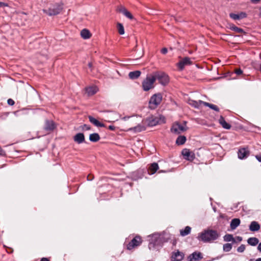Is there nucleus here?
Returning <instances> with one entry per match:
<instances>
[{"label":"nucleus","instance_id":"e433bc0d","mask_svg":"<svg viewBox=\"0 0 261 261\" xmlns=\"http://www.w3.org/2000/svg\"><path fill=\"white\" fill-rule=\"evenodd\" d=\"M229 15H230V17L233 19H234V20L240 19L239 14L230 13Z\"/></svg>","mask_w":261,"mask_h":261},{"label":"nucleus","instance_id":"39448f33","mask_svg":"<svg viewBox=\"0 0 261 261\" xmlns=\"http://www.w3.org/2000/svg\"><path fill=\"white\" fill-rule=\"evenodd\" d=\"M153 73L155 80H158L159 82L161 84L163 85H166L169 83V77L165 73L162 72H156Z\"/></svg>","mask_w":261,"mask_h":261},{"label":"nucleus","instance_id":"ea45409f","mask_svg":"<svg viewBox=\"0 0 261 261\" xmlns=\"http://www.w3.org/2000/svg\"><path fill=\"white\" fill-rule=\"evenodd\" d=\"M240 19H242L246 17V14L245 13L242 12L239 14Z\"/></svg>","mask_w":261,"mask_h":261},{"label":"nucleus","instance_id":"412c9836","mask_svg":"<svg viewBox=\"0 0 261 261\" xmlns=\"http://www.w3.org/2000/svg\"><path fill=\"white\" fill-rule=\"evenodd\" d=\"M240 224V220L238 218L233 219L230 223V227L231 229H235Z\"/></svg>","mask_w":261,"mask_h":261},{"label":"nucleus","instance_id":"864d4df0","mask_svg":"<svg viewBox=\"0 0 261 261\" xmlns=\"http://www.w3.org/2000/svg\"><path fill=\"white\" fill-rule=\"evenodd\" d=\"M153 245H152V243H150L149 244V249H151V247Z\"/></svg>","mask_w":261,"mask_h":261},{"label":"nucleus","instance_id":"9d476101","mask_svg":"<svg viewBox=\"0 0 261 261\" xmlns=\"http://www.w3.org/2000/svg\"><path fill=\"white\" fill-rule=\"evenodd\" d=\"M181 153L184 158L187 160L192 161L195 158L194 152L190 151L189 149H184Z\"/></svg>","mask_w":261,"mask_h":261},{"label":"nucleus","instance_id":"72a5a7b5","mask_svg":"<svg viewBox=\"0 0 261 261\" xmlns=\"http://www.w3.org/2000/svg\"><path fill=\"white\" fill-rule=\"evenodd\" d=\"M232 248V245L230 243L225 244L223 245V250L225 252L229 251Z\"/></svg>","mask_w":261,"mask_h":261},{"label":"nucleus","instance_id":"423d86ee","mask_svg":"<svg viewBox=\"0 0 261 261\" xmlns=\"http://www.w3.org/2000/svg\"><path fill=\"white\" fill-rule=\"evenodd\" d=\"M162 100V96L161 94H155L151 96L149 100V107L151 109H155L161 103Z\"/></svg>","mask_w":261,"mask_h":261},{"label":"nucleus","instance_id":"c85d7f7f","mask_svg":"<svg viewBox=\"0 0 261 261\" xmlns=\"http://www.w3.org/2000/svg\"><path fill=\"white\" fill-rule=\"evenodd\" d=\"M191 228L189 226H186L185 228L183 230L181 229L180 231V235L182 236H186L190 233L191 231Z\"/></svg>","mask_w":261,"mask_h":261},{"label":"nucleus","instance_id":"c9c22d12","mask_svg":"<svg viewBox=\"0 0 261 261\" xmlns=\"http://www.w3.org/2000/svg\"><path fill=\"white\" fill-rule=\"evenodd\" d=\"M245 248H246L245 245L242 244L238 248L237 251L239 252H243L244 251V250H245Z\"/></svg>","mask_w":261,"mask_h":261},{"label":"nucleus","instance_id":"a19ab883","mask_svg":"<svg viewBox=\"0 0 261 261\" xmlns=\"http://www.w3.org/2000/svg\"><path fill=\"white\" fill-rule=\"evenodd\" d=\"M8 103L10 106H12L14 104V101L12 99H9L8 100Z\"/></svg>","mask_w":261,"mask_h":261},{"label":"nucleus","instance_id":"49530a36","mask_svg":"<svg viewBox=\"0 0 261 261\" xmlns=\"http://www.w3.org/2000/svg\"><path fill=\"white\" fill-rule=\"evenodd\" d=\"M109 128L110 129V130H115V127L113 125H110L109 126Z\"/></svg>","mask_w":261,"mask_h":261},{"label":"nucleus","instance_id":"5701e85b","mask_svg":"<svg viewBox=\"0 0 261 261\" xmlns=\"http://www.w3.org/2000/svg\"><path fill=\"white\" fill-rule=\"evenodd\" d=\"M158 168L159 167L158 164L155 163L152 164L148 169L149 173L150 174H154L157 171Z\"/></svg>","mask_w":261,"mask_h":261},{"label":"nucleus","instance_id":"0eeeda50","mask_svg":"<svg viewBox=\"0 0 261 261\" xmlns=\"http://www.w3.org/2000/svg\"><path fill=\"white\" fill-rule=\"evenodd\" d=\"M62 9L60 5H56L49 8L48 10H44V12L49 15H55L59 14Z\"/></svg>","mask_w":261,"mask_h":261},{"label":"nucleus","instance_id":"20e7f679","mask_svg":"<svg viewBox=\"0 0 261 261\" xmlns=\"http://www.w3.org/2000/svg\"><path fill=\"white\" fill-rule=\"evenodd\" d=\"M155 80L153 75V73H152L149 75H147L145 79L142 82V88L145 91H148L154 87L153 84Z\"/></svg>","mask_w":261,"mask_h":261},{"label":"nucleus","instance_id":"37998d69","mask_svg":"<svg viewBox=\"0 0 261 261\" xmlns=\"http://www.w3.org/2000/svg\"><path fill=\"white\" fill-rule=\"evenodd\" d=\"M161 53L163 54H166L167 53V49L166 48H163L161 50Z\"/></svg>","mask_w":261,"mask_h":261},{"label":"nucleus","instance_id":"a211bd4d","mask_svg":"<svg viewBox=\"0 0 261 261\" xmlns=\"http://www.w3.org/2000/svg\"><path fill=\"white\" fill-rule=\"evenodd\" d=\"M260 227V225L256 221H252L249 226V229L252 231H258Z\"/></svg>","mask_w":261,"mask_h":261},{"label":"nucleus","instance_id":"603ef678","mask_svg":"<svg viewBox=\"0 0 261 261\" xmlns=\"http://www.w3.org/2000/svg\"><path fill=\"white\" fill-rule=\"evenodd\" d=\"M87 179H88V180H91L93 179V177H92L91 178H90V175H88V176H87Z\"/></svg>","mask_w":261,"mask_h":261},{"label":"nucleus","instance_id":"c03bdc74","mask_svg":"<svg viewBox=\"0 0 261 261\" xmlns=\"http://www.w3.org/2000/svg\"><path fill=\"white\" fill-rule=\"evenodd\" d=\"M255 158L259 162H261V155H257Z\"/></svg>","mask_w":261,"mask_h":261},{"label":"nucleus","instance_id":"473e14b6","mask_svg":"<svg viewBox=\"0 0 261 261\" xmlns=\"http://www.w3.org/2000/svg\"><path fill=\"white\" fill-rule=\"evenodd\" d=\"M224 240L226 242L234 241V238L232 235L230 234H226L223 237Z\"/></svg>","mask_w":261,"mask_h":261},{"label":"nucleus","instance_id":"b1692460","mask_svg":"<svg viewBox=\"0 0 261 261\" xmlns=\"http://www.w3.org/2000/svg\"><path fill=\"white\" fill-rule=\"evenodd\" d=\"M141 75V72L139 70L130 72L128 74L129 77L130 79H136Z\"/></svg>","mask_w":261,"mask_h":261},{"label":"nucleus","instance_id":"5fc2aeb1","mask_svg":"<svg viewBox=\"0 0 261 261\" xmlns=\"http://www.w3.org/2000/svg\"><path fill=\"white\" fill-rule=\"evenodd\" d=\"M255 261H261V258H257Z\"/></svg>","mask_w":261,"mask_h":261},{"label":"nucleus","instance_id":"f704fd0d","mask_svg":"<svg viewBox=\"0 0 261 261\" xmlns=\"http://www.w3.org/2000/svg\"><path fill=\"white\" fill-rule=\"evenodd\" d=\"M230 29L234 31L235 32H236L237 33H241L243 32V30L242 29L238 28L233 25L232 26H230Z\"/></svg>","mask_w":261,"mask_h":261},{"label":"nucleus","instance_id":"393cba45","mask_svg":"<svg viewBox=\"0 0 261 261\" xmlns=\"http://www.w3.org/2000/svg\"><path fill=\"white\" fill-rule=\"evenodd\" d=\"M100 136L97 133L91 134L89 135V140L93 142H96L99 141Z\"/></svg>","mask_w":261,"mask_h":261},{"label":"nucleus","instance_id":"f257e3e1","mask_svg":"<svg viewBox=\"0 0 261 261\" xmlns=\"http://www.w3.org/2000/svg\"><path fill=\"white\" fill-rule=\"evenodd\" d=\"M165 117L161 115L150 116L142 121V124H138L137 126L130 127L127 130L133 131L135 133L141 132L145 130L146 126H153L157 124L165 123Z\"/></svg>","mask_w":261,"mask_h":261},{"label":"nucleus","instance_id":"4468645a","mask_svg":"<svg viewBox=\"0 0 261 261\" xmlns=\"http://www.w3.org/2000/svg\"><path fill=\"white\" fill-rule=\"evenodd\" d=\"M202 258L200 253L194 252L188 257V261H197Z\"/></svg>","mask_w":261,"mask_h":261},{"label":"nucleus","instance_id":"2f4dec72","mask_svg":"<svg viewBox=\"0 0 261 261\" xmlns=\"http://www.w3.org/2000/svg\"><path fill=\"white\" fill-rule=\"evenodd\" d=\"M117 29L120 35H123L124 34V29L123 25L120 23H117Z\"/></svg>","mask_w":261,"mask_h":261},{"label":"nucleus","instance_id":"7ed1b4c3","mask_svg":"<svg viewBox=\"0 0 261 261\" xmlns=\"http://www.w3.org/2000/svg\"><path fill=\"white\" fill-rule=\"evenodd\" d=\"M188 127L187 126V122L186 121H184L182 123L175 122L172 124L171 128V132L173 134L178 135L186 131Z\"/></svg>","mask_w":261,"mask_h":261},{"label":"nucleus","instance_id":"f03ea898","mask_svg":"<svg viewBox=\"0 0 261 261\" xmlns=\"http://www.w3.org/2000/svg\"><path fill=\"white\" fill-rule=\"evenodd\" d=\"M219 237L217 231L208 229L199 234L198 239L204 242H211L217 239Z\"/></svg>","mask_w":261,"mask_h":261},{"label":"nucleus","instance_id":"7c9ffc66","mask_svg":"<svg viewBox=\"0 0 261 261\" xmlns=\"http://www.w3.org/2000/svg\"><path fill=\"white\" fill-rule=\"evenodd\" d=\"M203 102H204L201 100H199L198 101H192L190 103L195 108H199L202 104L203 105Z\"/></svg>","mask_w":261,"mask_h":261},{"label":"nucleus","instance_id":"6e6d98bb","mask_svg":"<svg viewBox=\"0 0 261 261\" xmlns=\"http://www.w3.org/2000/svg\"><path fill=\"white\" fill-rule=\"evenodd\" d=\"M238 238V240H239L240 241H242V238H241V237H239Z\"/></svg>","mask_w":261,"mask_h":261},{"label":"nucleus","instance_id":"3c124183","mask_svg":"<svg viewBox=\"0 0 261 261\" xmlns=\"http://www.w3.org/2000/svg\"><path fill=\"white\" fill-rule=\"evenodd\" d=\"M88 66H89V67L90 68H91H91H92V63H89L88 64Z\"/></svg>","mask_w":261,"mask_h":261},{"label":"nucleus","instance_id":"4c0bfd02","mask_svg":"<svg viewBox=\"0 0 261 261\" xmlns=\"http://www.w3.org/2000/svg\"><path fill=\"white\" fill-rule=\"evenodd\" d=\"M243 71L241 69H237L235 70V73L237 75H241Z\"/></svg>","mask_w":261,"mask_h":261},{"label":"nucleus","instance_id":"a878e982","mask_svg":"<svg viewBox=\"0 0 261 261\" xmlns=\"http://www.w3.org/2000/svg\"><path fill=\"white\" fill-rule=\"evenodd\" d=\"M259 242V240L257 238L255 237H251L249 238L247 240V243L251 246H255Z\"/></svg>","mask_w":261,"mask_h":261},{"label":"nucleus","instance_id":"f3484780","mask_svg":"<svg viewBox=\"0 0 261 261\" xmlns=\"http://www.w3.org/2000/svg\"><path fill=\"white\" fill-rule=\"evenodd\" d=\"M97 91L98 89L96 86L89 87L86 89V93L88 96L94 95Z\"/></svg>","mask_w":261,"mask_h":261},{"label":"nucleus","instance_id":"2eb2a0df","mask_svg":"<svg viewBox=\"0 0 261 261\" xmlns=\"http://www.w3.org/2000/svg\"><path fill=\"white\" fill-rule=\"evenodd\" d=\"M73 140L78 144H81L85 141L84 135L83 133H78L74 136Z\"/></svg>","mask_w":261,"mask_h":261},{"label":"nucleus","instance_id":"09e8293b","mask_svg":"<svg viewBox=\"0 0 261 261\" xmlns=\"http://www.w3.org/2000/svg\"><path fill=\"white\" fill-rule=\"evenodd\" d=\"M257 249L260 251L261 252V243H260L259 244H258V246L257 247Z\"/></svg>","mask_w":261,"mask_h":261},{"label":"nucleus","instance_id":"13d9d810","mask_svg":"<svg viewBox=\"0 0 261 261\" xmlns=\"http://www.w3.org/2000/svg\"><path fill=\"white\" fill-rule=\"evenodd\" d=\"M250 261H253L252 260H250Z\"/></svg>","mask_w":261,"mask_h":261},{"label":"nucleus","instance_id":"c756f323","mask_svg":"<svg viewBox=\"0 0 261 261\" xmlns=\"http://www.w3.org/2000/svg\"><path fill=\"white\" fill-rule=\"evenodd\" d=\"M203 105L206 107H208L218 112L219 111V109L218 107L215 105L211 104L206 102H203Z\"/></svg>","mask_w":261,"mask_h":261},{"label":"nucleus","instance_id":"aec40b11","mask_svg":"<svg viewBox=\"0 0 261 261\" xmlns=\"http://www.w3.org/2000/svg\"><path fill=\"white\" fill-rule=\"evenodd\" d=\"M219 122L224 128L228 129L231 127V125L225 121L224 118L222 116H220L219 119Z\"/></svg>","mask_w":261,"mask_h":261},{"label":"nucleus","instance_id":"4be33fe9","mask_svg":"<svg viewBox=\"0 0 261 261\" xmlns=\"http://www.w3.org/2000/svg\"><path fill=\"white\" fill-rule=\"evenodd\" d=\"M82 37L85 39H89L91 36L90 31L87 29H83L81 32Z\"/></svg>","mask_w":261,"mask_h":261},{"label":"nucleus","instance_id":"cd10ccee","mask_svg":"<svg viewBox=\"0 0 261 261\" xmlns=\"http://www.w3.org/2000/svg\"><path fill=\"white\" fill-rule=\"evenodd\" d=\"M127 118L128 119V123H129V125H131V126H134V125L137 124L138 122L139 121L138 117H132V118L128 117Z\"/></svg>","mask_w":261,"mask_h":261},{"label":"nucleus","instance_id":"ddd939ff","mask_svg":"<svg viewBox=\"0 0 261 261\" xmlns=\"http://www.w3.org/2000/svg\"><path fill=\"white\" fill-rule=\"evenodd\" d=\"M118 11L121 13H122L124 15H125L126 17L130 19H133V16L132 14L128 11L126 9L122 6L118 8Z\"/></svg>","mask_w":261,"mask_h":261},{"label":"nucleus","instance_id":"de8ad7c7","mask_svg":"<svg viewBox=\"0 0 261 261\" xmlns=\"http://www.w3.org/2000/svg\"><path fill=\"white\" fill-rule=\"evenodd\" d=\"M259 1H260V0H251V2L252 3H254V4H257V3H258Z\"/></svg>","mask_w":261,"mask_h":261},{"label":"nucleus","instance_id":"dca6fc26","mask_svg":"<svg viewBox=\"0 0 261 261\" xmlns=\"http://www.w3.org/2000/svg\"><path fill=\"white\" fill-rule=\"evenodd\" d=\"M89 121L91 123L93 124L97 127H105V124L100 122H99L98 120L94 118L91 116H89L88 117Z\"/></svg>","mask_w":261,"mask_h":261},{"label":"nucleus","instance_id":"6e6552de","mask_svg":"<svg viewBox=\"0 0 261 261\" xmlns=\"http://www.w3.org/2000/svg\"><path fill=\"white\" fill-rule=\"evenodd\" d=\"M192 64V62L189 57H185L182 59L177 64V66L180 70H182L186 66Z\"/></svg>","mask_w":261,"mask_h":261},{"label":"nucleus","instance_id":"9b49d317","mask_svg":"<svg viewBox=\"0 0 261 261\" xmlns=\"http://www.w3.org/2000/svg\"><path fill=\"white\" fill-rule=\"evenodd\" d=\"M56 128V125L52 120H47L45 122L44 129L46 132L53 131Z\"/></svg>","mask_w":261,"mask_h":261},{"label":"nucleus","instance_id":"79ce46f5","mask_svg":"<svg viewBox=\"0 0 261 261\" xmlns=\"http://www.w3.org/2000/svg\"><path fill=\"white\" fill-rule=\"evenodd\" d=\"M8 5L7 3L0 2V8L3 7H8Z\"/></svg>","mask_w":261,"mask_h":261},{"label":"nucleus","instance_id":"6ab92c4d","mask_svg":"<svg viewBox=\"0 0 261 261\" xmlns=\"http://www.w3.org/2000/svg\"><path fill=\"white\" fill-rule=\"evenodd\" d=\"M249 152L245 148L240 149L238 151V157L240 159H243L248 156Z\"/></svg>","mask_w":261,"mask_h":261},{"label":"nucleus","instance_id":"58836bf2","mask_svg":"<svg viewBox=\"0 0 261 261\" xmlns=\"http://www.w3.org/2000/svg\"><path fill=\"white\" fill-rule=\"evenodd\" d=\"M82 129L83 130H89L90 129V126L87 125V124H84L83 126H82Z\"/></svg>","mask_w":261,"mask_h":261},{"label":"nucleus","instance_id":"a18cd8bd","mask_svg":"<svg viewBox=\"0 0 261 261\" xmlns=\"http://www.w3.org/2000/svg\"><path fill=\"white\" fill-rule=\"evenodd\" d=\"M5 154V151L0 147V155H4Z\"/></svg>","mask_w":261,"mask_h":261},{"label":"nucleus","instance_id":"1a4fd4ad","mask_svg":"<svg viewBox=\"0 0 261 261\" xmlns=\"http://www.w3.org/2000/svg\"><path fill=\"white\" fill-rule=\"evenodd\" d=\"M142 241L141 239L139 236H136L135 238H134L130 242L128 245H127V249L128 250H131L133 248L137 247L141 243Z\"/></svg>","mask_w":261,"mask_h":261},{"label":"nucleus","instance_id":"8fccbe9b","mask_svg":"<svg viewBox=\"0 0 261 261\" xmlns=\"http://www.w3.org/2000/svg\"><path fill=\"white\" fill-rule=\"evenodd\" d=\"M41 261H49L47 258H42Z\"/></svg>","mask_w":261,"mask_h":261},{"label":"nucleus","instance_id":"bb28decb","mask_svg":"<svg viewBox=\"0 0 261 261\" xmlns=\"http://www.w3.org/2000/svg\"><path fill=\"white\" fill-rule=\"evenodd\" d=\"M186 141V138L184 136H179L176 139V143L178 145L184 144Z\"/></svg>","mask_w":261,"mask_h":261},{"label":"nucleus","instance_id":"4d7b16f0","mask_svg":"<svg viewBox=\"0 0 261 261\" xmlns=\"http://www.w3.org/2000/svg\"><path fill=\"white\" fill-rule=\"evenodd\" d=\"M260 71H261V64H260Z\"/></svg>","mask_w":261,"mask_h":261},{"label":"nucleus","instance_id":"f8f14e48","mask_svg":"<svg viewBox=\"0 0 261 261\" xmlns=\"http://www.w3.org/2000/svg\"><path fill=\"white\" fill-rule=\"evenodd\" d=\"M183 253L179 251H176L172 253L171 260L172 261H181L184 258Z\"/></svg>","mask_w":261,"mask_h":261}]
</instances>
